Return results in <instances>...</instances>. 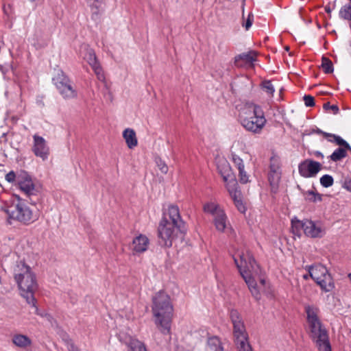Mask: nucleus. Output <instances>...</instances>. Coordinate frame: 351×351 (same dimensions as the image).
<instances>
[{
	"label": "nucleus",
	"mask_w": 351,
	"mask_h": 351,
	"mask_svg": "<svg viewBox=\"0 0 351 351\" xmlns=\"http://www.w3.org/2000/svg\"><path fill=\"white\" fill-rule=\"evenodd\" d=\"M239 264H242L243 269L247 270V272L256 271V268L258 267L255 258L250 252H247L246 256L243 253L240 255V263L239 262Z\"/></svg>",
	"instance_id": "2eb2a0df"
},
{
	"label": "nucleus",
	"mask_w": 351,
	"mask_h": 351,
	"mask_svg": "<svg viewBox=\"0 0 351 351\" xmlns=\"http://www.w3.org/2000/svg\"><path fill=\"white\" fill-rule=\"evenodd\" d=\"M304 104L307 107H313L315 105V99L310 95H305L303 97Z\"/></svg>",
	"instance_id": "79ce46f5"
},
{
	"label": "nucleus",
	"mask_w": 351,
	"mask_h": 351,
	"mask_svg": "<svg viewBox=\"0 0 351 351\" xmlns=\"http://www.w3.org/2000/svg\"><path fill=\"white\" fill-rule=\"evenodd\" d=\"M285 49L287 51H289V46H286V47H285Z\"/></svg>",
	"instance_id": "680f3d73"
},
{
	"label": "nucleus",
	"mask_w": 351,
	"mask_h": 351,
	"mask_svg": "<svg viewBox=\"0 0 351 351\" xmlns=\"http://www.w3.org/2000/svg\"><path fill=\"white\" fill-rule=\"evenodd\" d=\"M85 59L91 66L95 73L99 75L101 71V68L97 62V58L93 49H90L87 50Z\"/></svg>",
	"instance_id": "aec40b11"
},
{
	"label": "nucleus",
	"mask_w": 351,
	"mask_h": 351,
	"mask_svg": "<svg viewBox=\"0 0 351 351\" xmlns=\"http://www.w3.org/2000/svg\"><path fill=\"white\" fill-rule=\"evenodd\" d=\"M25 275L21 278L16 279L20 290V294L25 299L27 304L35 308V313L40 315L38 312L36 300L34 297V293L38 289L36 275L33 272Z\"/></svg>",
	"instance_id": "39448f33"
},
{
	"label": "nucleus",
	"mask_w": 351,
	"mask_h": 351,
	"mask_svg": "<svg viewBox=\"0 0 351 351\" xmlns=\"http://www.w3.org/2000/svg\"><path fill=\"white\" fill-rule=\"evenodd\" d=\"M350 1V6L348 7L347 8L350 10V14H349L350 21H351V0Z\"/></svg>",
	"instance_id": "13d9d810"
},
{
	"label": "nucleus",
	"mask_w": 351,
	"mask_h": 351,
	"mask_svg": "<svg viewBox=\"0 0 351 351\" xmlns=\"http://www.w3.org/2000/svg\"><path fill=\"white\" fill-rule=\"evenodd\" d=\"M256 55L254 51L239 54L234 58V64L237 67H243L246 64L253 65V62L256 60Z\"/></svg>",
	"instance_id": "4468645a"
},
{
	"label": "nucleus",
	"mask_w": 351,
	"mask_h": 351,
	"mask_svg": "<svg viewBox=\"0 0 351 351\" xmlns=\"http://www.w3.org/2000/svg\"><path fill=\"white\" fill-rule=\"evenodd\" d=\"M230 317L232 324L243 322L242 321V319H241V317L239 313L236 309H232L230 311Z\"/></svg>",
	"instance_id": "c9c22d12"
},
{
	"label": "nucleus",
	"mask_w": 351,
	"mask_h": 351,
	"mask_svg": "<svg viewBox=\"0 0 351 351\" xmlns=\"http://www.w3.org/2000/svg\"><path fill=\"white\" fill-rule=\"evenodd\" d=\"M253 15L252 14H249L248 17L245 23H244L243 26L245 27L246 29H248L252 25L253 22Z\"/></svg>",
	"instance_id": "de8ad7c7"
},
{
	"label": "nucleus",
	"mask_w": 351,
	"mask_h": 351,
	"mask_svg": "<svg viewBox=\"0 0 351 351\" xmlns=\"http://www.w3.org/2000/svg\"><path fill=\"white\" fill-rule=\"evenodd\" d=\"M309 324L311 337L315 340L316 345L319 350L324 348L325 344L330 345L328 340V335L325 328H322L321 321L317 323L316 322H308Z\"/></svg>",
	"instance_id": "1a4fd4ad"
},
{
	"label": "nucleus",
	"mask_w": 351,
	"mask_h": 351,
	"mask_svg": "<svg viewBox=\"0 0 351 351\" xmlns=\"http://www.w3.org/2000/svg\"><path fill=\"white\" fill-rule=\"evenodd\" d=\"M280 167L278 160L275 159L274 157H271L269 172L280 171Z\"/></svg>",
	"instance_id": "a19ab883"
},
{
	"label": "nucleus",
	"mask_w": 351,
	"mask_h": 351,
	"mask_svg": "<svg viewBox=\"0 0 351 351\" xmlns=\"http://www.w3.org/2000/svg\"><path fill=\"white\" fill-rule=\"evenodd\" d=\"M203 210L205 213H210L213 215H216L217 213L221 211L218 210V206L213 202H208L204 205Z\"/></svg>",
	"instance_id": "7c9ffc66"
},
{
	"label": "nucleus",
	"mask_w": 351,
	"mask_h": 351,
	"mask_svg": "<svg viewBox=\"0 0 351 351\" xmlns=\"http://www.w3.org/2000/svg\"><path fill=\"white\" fill-rule=\"evenodd\" d=\"M169 220L165 215L158 227V243L162 247L169 248L176 238L184 239L187 232L185 222L182 219L177 206L171 205L168 208Z\"/></svg>",
	"instance_id": "f257e3e1"
},
{
	"label": "nucleus",
	"mask_w": 351,
	"mask_h": 351,
	"mask_svg": "<svg viewBox=\"0 0 351 351\" xmlns=\"http://www.w3.org/2000/svg\"><path fill=\"white\" fill-rule=\"evenodd\" d=\"M3 66L0 64V69L2 70Z\"/></svg>",
	"instance_id": "338daca9"
},
{
	"label": "nucleus",
	"mask_w": 351,
	"mask_h": 351,
	"mask_svg": "<svg viewBox=\"0 0 351 351\" xmlns=\"http://www.w3.org/2000/svg\"><path fill=\"white\" fill-rule=\"evenodd\" d=\"M239 181L242 184H246L248 182V176L243 169L239 170Z\"/></svg>",
	"instance_id": "c03bdc74"
},
{
	"label": "nucleus",
	"mask_w": 351,
	"mask_h": 351,
	"mask_svg": "<svg viewBox=\"0 0 351 351\" xmlns=\"http://www.w3.org/2000/svg\"><path fill=\"white\" fill-rule=\"evenodd\" d=\"M29 273H32L31 267L25 263L21 262L14 269V279L21 278L26 276L25 274H29Z\"/></svg>",
	"instance_id": "393cba45"
},
{
	"label": "nucleus",
	"mask_w": 351,
	"mask_h": 351,
	"mask_svg": "<svg viewBox=\"0 0 351 351\" xmlns=\"http://www.w3.org/2000/svg\"><path fill=\"white\" fill-rule=\"evenodd\" d=\"M314 268H315V265L306 266V269L308 271L310 276H311V272L312 271H314Z\"/></svg>",
	"instance_id": "603ef678"
},
{
	"label": "nucleus",
	"mask_w": 351,
	"mask_h": 351,
	"mask_svg": "<svg viewBox=\"0 0 351 351\" xmlns=\"http://www.w3.org/2000/svg\"><path fill=\"white\" fill-rule=\"evenodd\" d=\"M309 277H310L309 273L308 274H304L303 276V278L305 279V280H308Z\"/></svg>",
	"instance_id": "bf43d9fd"
},
{
	"label": "nucleus",
	"mask_w": 351,
	"mask_h": 351,
	"mask_svg": "<svg viewBox=\"0 0 351 351\" xmlns=\"http://www.w3.org/2000/svg\"><path fill=\"white\" fill-rule=\"evenodd\" d=\"M152 312L157 328L163 335H170L173 306L169 296L165 292L159 291L153 298Z\"/></svg>",
	"instance_id": "f03ea898"
},
{
	"label": "nucleus",
	"mask_w": 351,
	"mask_h": 351,
	"mask_svg": "<svg viewBox=\"0 0 351 351\" xmlns=\"http://www.w3.org/2000/svg\"><path fill=\"white\" fill-rule=\"evenodd\" d=\"M323 108L325 110H328L329 109H331L333 111V113L335 114H337L339 112V108L337 105H330V102H326L324 104Z\"/></svg>",
	"instance_id": "37998d69"
},
{
	"label": "nucleus",
	"mask_w": 351,
	"mask_h": 351,
	"mask_svg": "<svg viewBox=\"0 0 351 351\" xmlns=\"http://www.w3.org/2000/svg\"><path fill=\"white\" fill-rule=\"evenodd\" d=\"M237 84H238V82L234 81V82H232V83L230 84L231 90H232V93H234L236 90H237Z\"/></svg>",
	"instance_id": "3c124183"
},
{
	"label": "nucleus",
	"mask_w": 351,
	"mask_h": 351,
	"mask_svg": "<svg viewBox=\"0 0 351 351\" xmlns=\"http://www.w3.org/2000/svg\"><path fill=\"white\" fill-rule=\"evenodd\" d=\"M346 156L347 153L346 149L343 147H339L335 149L330 156V158L334 162H337L346 158Z\"/></svg>",
	"instance_id": "c85d7f7f"
},
{
	"label": "nucleus",
	"mask_w": 351,
	"mask_h": 351,
	"mask_svg": "<svg viewBox=\"0 0 351 351\" xmlns=\"http://www.w3.org/2000/svg\"><path fill=\"white\" fill-rule=\"evenodd\" d=\"M311 278L325 292L332 291L335 287L331 274L327 268L322 264L315 265L314 271L311 272Z\"/></svg>",
	"instance_id": "0eeeda50"
},
{
	"label": "nucleus",
	"mask_w": 351,
	"mask_h": 351,
	"mask_svg": "<svg viewBox=\"0 0 351 351\" xmlns=\"http://www.w3.org/2000/svg\"><path fill=\"white\" fill-rule=\"evenodd\" d=\"M280 178V171L268 173V181L269 182L270 191L271 193L276 194L278 193Z\"/></svg>",
	"instance_id": "a211bd4d"
},
{
	"label": "nucleus",
	"mask_w": 351,
	"mask_h": 351,
	"mask_svg": "<svg viewBox=\"0 0 351 351\" xmlns=\"http://www.w3.org/2000/svg\"><path fill=\"white\" fill-rule=\"evenodd\" d=\"M12 343L17 347L21 348H26L27 347L31 346L32 340L27 335L16 334L14 335L12 337Z\"/></svg>",
	"instance_id": "4be33fe9"
},
{
	"label": "nucleus",
	"mask_w": 351,
	"mask_h": 351,
	"mask_svg": "<svg viewBox=\"0 0 351 351\" xmlns=\"http://www.w3.org/2000/svg\"><path fill=\"white\" fill-rule=\"evenodd\" d=\"M233 335L235 342L242 340H248V335L243 322L233 324Z\"/></svg>",
	"instance_id": "f3484780"
},
{
	"label": "nucleus",
	"mask_w": 351,
	"mask_h": 351,
	"mask_svg": "<svg viewBox=\"0 0 351 351\" xmlns=\"http://www.w3.org/2000/svg\"><path fill=\"white\" fill-rule=\"evenodd\" d=\"M5 212L9 218L24 223H29L38 219L37 215H34L33 211L28 206L21 203L12 205Z\"/></svg>",
	"instance_id": "6e6552de"
},
{
	"label": "nucleus",
	"mask_w": 351,
	"mask_h": 351,
	"mask_svg": "<svg viewBox=\"0 0 351 351\" xmlns=\"http://www.w3.org/2000/svg\"><path fill=\"white\" fill-rule=\"evenodd\" d=\"M291 229L292 232L298 237L301 236L302 232H304V220L300 221L298 219L291 220Z\"/></svg>",
	"instance_id": "cd10ccee"
},
{
	"label": "nucleus",
	"mask_w": 351,
	"mask_h": 351,
	"mask_svg": "<svg viewBox=\"0 0 351 351\" xmlns=\"http://www.w3.org/2000/svg\"><path fill=\"white\" fill-rule=\"evenodd\" d=\"M123 136L130 149H133L138 144L136 133L133 129L126 128L123 132Z\"/></svg>",
	"instance_id": "412c9836"
},
{
	"label": "nucleus",
	"mask_w": 351,
	"mask_h": 351,
	"mask_svg": "<svg viewBox=\"0 0 351 351\" xmlns=\"http://www.w3.org/2000/svg\"><path fill=\"white\" fill-rule=\"evenodd\" d=\"M207 343L209 351H223L221 343L217 337L208 338Z\"/></svg>",
	"instance_id": "bb28decb"
},
{
	"label": "nucleus",
	"mask_w": 351,
	"mask_h": 351,
	"mask_svg": "<svg viewBox=\"0 0 351 351\" xmlns=\"http://www.w3.org/2000/svg\"><path fill=\"white\" fill-rule=\"evenodd\" d=\"M349 6H350V3L346 4L341 8L339 13L341 19L350 21L349 14H350V10L347 8Z\"/></svg>",
	"instance_id": "e433bc0d"
},
{
	"label": "nucleus",
	"mask_w": 351,
	"mask_h": 351,
	"mask_svg": "<svg viewBox=\"0 0 351 351\" xmlns=\"http://www.w3.org/2000/svg\"><path fill=\"white\" fill-rule=\"evenodd\" d=\"M343 188L351 192V180H346L343 184Z\"/></svg>",
	"instance_id": "09e8293b"
},
{
	"label": "nucleus",
	"mask_w": 351,
	"mask_h": 351,
	"mask_svg": "<svg viewBox=\"0 0 351 351\" xmlns=\"http://www.w3.org/2000/svg\"><path fill=\"white\" fill-rule=\"evenodd\" d=\"M214 223L216 228L221 232H223L226 226V215L223 211H219L215 215Z\"/></svg>",
	"instance_id": "a878e982"
},
{
	"label": "nucleus",
	"mask_w": 351,
	"mask_h": 351,
	"mask_svg": "<svg viewBox=\"0 0 351 351\" xmlns=\"http://www.w3.org/2000/svg\"><path fill=\"white\" fill-rule=\"evenodd\" d=\"M251 108L252 110L244 111L240 114V122L246 130L259 134L266 123V119L261 107L252 104Z\"/></svg>",
	"instance_id": "20e7f679"
},
{
	"label": "nucleus",
	"mask_w": 351,
	"mask_h": 351,
	"mask_svg": "<svg viewBox=\"0 0 351 351\" xmlns=\"http://www.w3.org/2000/svg\"><path fill=\"white\" fill-rule=\"evenodd\" d=\"M263 88L270 95H273L275 89L270 80H265L262 82Z\"/></svg>",
	"instance_id": "58836bf2"
},
{
	"label": "nucleus",
	"mask_w": 351,
	"mask_h": 351,
	"mask_svg": "<svg viewBox=\"0 0 351 351\" xmlns=\"http://www.w3.org/2000/svg\"><path fill=\"white\" fill-rule=\"evenodd\" d=\"M52 82L63 98L73 99L77 97V92L73 86L72 82L62 70L58 71L52 78Z\"/></svg>",
	"instance_id": "423d86ee"
},
{
	"label": "nucleus",
	"mask_w": 351,
	"mask_h": 351,
	"mask_svg": "<svg viewBox=\"0 0 351 351\" xmlns=\"http://www.w3.org/2000/svg\"><path fill=\"white\" fill-rule=\"evenodd\" d=\"M17 183L20 189L28 197L34 194V184L31 177L26 172L23 171L17 175Z\"/></svg>",
	"instance_id": "f8f14e48"
},
{
	"label": "nucleus",
	"mask_w": 351,
	"mask_h": 351,
	"mask_svg": "<svg viewBox=\"0 0 351 351\" xmlns=\"http://www.w3.org/2000/svg\"><path fill=\"white\" fill-rule=\"evenodd\" d=\"M234 261L235 263V265H237V267L238 268L239 273L242 278L244 279L245 283L247 285L248 288L250 289V287H254L256 286V283L254 279V278L251 275V272H247V270L243 269V265L242 264H239V261L234 258Z\"/></svg>",
	"instance_id": "6ab92c4d"
},
{
	"label": "nucleus",
	"mask_w": 351,
	"mask_h": 351,
	"mask_svg": "<svg viewBox=\"0 0 351 351\" xmlns=\"http://www.w3.org/2000/svg\"><path fill=\"white\" fill-rule=\"evenodd\" d=\"M314 155H315L316 157H320V158H324V155H323V154H322L321 152H319V151H316V152H314Z\"/></svg>",
	"instance_id": "6e6d98bb"
},
{
	"label": "nucleus",
	"mask_w": 351,
	"mask_h": 351,
	"mask_svg": "<svg viewBox=\"0 0 351 351\" xmlns=\"http://www.w3.org/2000/svg\"><path fill=\"white\" fill-rule=\"evenodd\" d=\"M304 311L306 313V320L308 322H316L318 323L319 319L318 317L319 308L315 306L305 305Z\"/></svg>",
	"instance_id": "5701e85b"
},
{
	"label": "nucleus",
	"mask_w": 351,
	"mask_h": 351,
	"mask_svg": "<svg viewBox=\"0 0 351 351\" xmlns=\"http://www.w3.org/2000/svg\"><path fill=\"white\" fill-rule=\"evenodd\" d=\"M33 139L32 152L36 156L42 158L43 160H47L49 155V148L46 141L43 137L37 134L33 136Z\"/></svg>",
	"instance_id": "9b49d317"
},
{
	"label": "nucleus",
	"mask_w": 351,
	"mask_h": 351,
	"mask_svg": "<svg viewBox=\"0 0 351 351\" xmlns=\"http://www.w3.org/2000/svg\"><path fill=\"white\" fill-rule=\"evenodd\" d=\"M219 174L226 183V189L232 197L235 206L241 213H245L247 208L242 200V194L234 173L228 163L218 167Z\"/></svg>",
	"instance_id": "7ed1b4c3"
},
{
	"label": "nucleus",
	"mask_w": 351,
	"mask_h": 351,
	"mask_svg": "<svg viewBox=\"0 0 351 351\" xmlns=\"http://www.w3.org/2000/svg\"><path fill=\"white\" fill-rule=\"evenodd\" d=\"M313 133L322 135L323 133H324V131H322L319 128L312 129V130L309 133H308V134H313Z\"/></svg>",
	"instance_id": "8fccbe9b"
},
{
	"label": "nucleus",
	"mask_w": 351,
	"mask_h": 351,
	"mask_svg": "<svg viewBox=\"0 0 351 351\" xmlns=\"http://www.w3.org/2000/svg\"><path fill=\"white\" fill-rule=\"evenodd\" d=\"M322 165L312 159H305L298 165V171L303 178H313L321 171Z\"/></svg>",
	"instance_id": "9d476101"
},
{
	"label": "nucleus",
	"mask_w": 351,
	"mask_h": 351,
	"mask_svg": "<svg viewBox=\"0 0 351 351\" xmlns=\"http://www.w3.org/2000/svg\"><path fill=\"white\" fill-rule=\"evenodd\" d=\"M305 194L308 195V197H306V199L309 202H317L322 201V195L317 192H315L313 191H308L305 192Z\"/></svg>",
	"instance_id": "2f4dec72"
},
{
	"label": "nucleus",
	"mask_w": 351,
	"mask_h": 351,
	"mask_svg": "<svg viewBox=\"0 0 351 351\" xmlns=\"http://www.w3.org/2000/svg\"><path fill=\"white\" fill-rule=\"evenodd\" d=\"M155 162L157 165V167L159 168L160 171L162 173H167L168 172L169 168L168 166L166 165L165 162L162 160V158L159 156H157L155 158Z\"/></svg>",
	"instance_id": "72a5a7b5"
},
{
	"label": "nucleus",
	"mask_w": 351,
	"mask_h": 351,
	"mask_svg": "<svg viewBox=\"0 0 351 351\" xmlns=\"http://www.w3.org/2000/svg\"><path fill=\"white\" fill-rule=\"evenodd\" d=\"M348 277L351 280V273L348 274Z\"/></svg>",
	"instance_id": "0e129e2a"
},
{
	"label": "nucleus",
	"mask_w": 351,
	"mask_h": 351,
	"mask_svg": "<svg viewBox=\"0 0 351 351\" xmlns=\"http://www.w3.org/2000/svg\"><path fill=\"white\" fill-rule=\"evenodd\" d=\"M333 141L331 139H328V141H334L337 145L343 147V148H350V144L346 141L343 139L341 136L335 134V136H333Z\"/></svg>",
	"instance_id": "4c0bfd02"
},
{
	"label": "nucleus",
	"mask_w": 351,
	"mask_h": 351,
	"mask_svg": "<svg viewBox=\"0 0 351 351\" xmlns=\"http://www.w3.org/2000/svg\"><path fill=\"white\" fill-rule=\"evenodd\" d=\"M346 150H348L351 152V146L350 145V148H345Z\"/></svg>",
	"instance_id": "e2e57ef3"
},
{
	"label": "nucleus",
	"mask_w": 351,
	"mask_h": 351,
	"mask_svg": "<svg viewBox=\"0 0 351 351\" xmlns=\"http://www.w3.org/2000/svg\"><path fill=\"white\" fill-rule=\"evenodd\" d=\"M334 179L332 176L325 174L320 178V184L323 187L328 188L332 186Z\"/></svg>",
	"instance_id": "473e14b6"
},
{
	"label": "nucleus",
	"mask_w": 351,
	"mask_h": 351,
	"mask_svg": "<svg viewBox=\"0 0 351 351\" xmlns=\"http://www.w3.org/2000/svg\"><path fill=\"white\" fill-rule=\"evenodd\" d=\"M322 136L326 138H328V140L329 139L328 138H333V136H335V134H331V133H328V132H324Z\"/></svg>",
	"instance_id": "864d4df0"
},
{
	"label": "nucleus",
	"mask_w": 351,
	"mask_h": 351,
	"mask_svg": "<svg viewBox=\"0 0 351 351\" xmlns=\"http://www.w3.org/2000/svg\"><path fill=\"white\" fill-rule=\"evenodd\" d=\"M322 68L326 74L332 73L334 71L332 61L325 56H322Z\"/></svg>",
	"instance_id": "c756f323"
},
{
	"label": "nucleus",
	"mask_w": 351,
	"mask_h": 351,
	"mask_svg": "<svg viewBox=\"0 0 351 351\" xmlns=\"http://www.w3.org/2000/svg\"><path fill=\"white\" fill-rule=\"evenodd\" d=\"M149 239L144 234H139L132 241L133 251L136 253H143L147 250Z\"/></svg>",
	"instance_id": "dca6fc26"
},
{
	"label": "nucleus",
	"mask_w": 351,
	"mask_h": 351,
	"mask_svg": "<svg viewBox=\"0 0 351 351\" xmlns=\"http://www.w3.org/2000/svg\"><path fill=\"white\" fill-rule=\"evenodd\" d=\"M16 179L17 180V176L13 171H10L5 176V180L8 182H13Z\"/></svg>",
	"instance_id": "49530a36"
},
{
	"label": "nucleus",
	"mask_w": 351,
	"mask_h": 351,
	"mask_svg": "<svg viewBox=\"0 0 351 351\" xmlns=\"http://www.w3.org/2000/svg\"><path fill=\"white\" fill-rule=\"evenodd\" d=\"M29 1H31V2H33V1H34L35 0H29Z\"/></svg>",
	"instance_id": "774afa93"
},
{
	"label": "nucleus",
	"mask_w": 351,
	"mask_h": 351,
	"mask_svg": "<svg viewBox=\"0 0 351 351\" xmlns=\"http://www.w3.org/2000/svg\"><path fill=\"white\" fill-rule=\"evenodd\" d=\"M323 232L321 226H317L313 221L304 219V233L306 236L311 238L322 237Z\"/></svg>",
	"instance_id": "ddd939ff"
},
{
	"label": "nucleus",
	"mask_w": 351,
	"mask_h": 351,
	"mask_svg": "<svg viewBox=\"0 0 351 351\" xmlns=\"http://www.w3.org/2000/svg\"><path fill=\"white\" fill-rule=\"evenodd\" d=\"M127 346L128 351H147L144 343L134 338L130 339Z\"/></svg>",
	"instance_id": "b1692460"
},
{
	"label": "nucleus",
	"mask_w": 351,
	"mask_h": 351,
	"mask_svg": "<svg viewBox=\"0 0 351 351\" xmlns=\"http://www.w3.org/2000/svg\"><path fill=\"white\" fill-rule=\"evenodd\" d=\"M197 1H201L202 3H203L204 1V0H196Z\"/></svg>",
	"instance_id": "69168bd1"
},
{
	"label": "nucleus",
	"mask_w": 351,
	"mask_h": 351,
	"mask_svg": "<svg viewBox=\"0 0 351 351\" xmlns=\"http://www.w3.org/2000/svg\"><path fill=\"white\" fill-rule=\"evenodd\" d=\"M260 282L262 285H265V280L264 279H261Z\"/></svg>",
	"instance_id": "052dcab7"
},
{
	"label": "nucleus",
	"mask_w": 351,
	"mask_h": 351,
	"mask_svg": "<svg viewBox=\"0 0 351 351\" xmlns=\"http://www.w3.org/2000/svg\"><path fill=\"white\" fill-rule=\"evenodd\" d=\"M324 348L322 350H320L319 351H331V346L330 345H328V343L325 344Z\"/></svg>",
	"instance_id": "5fc2aeb1"
},
{
	"label": "nucleus",
	"mask_w": 351,
	"mask_h": 351,
	"mask_svg": "<svg viewBox=\"0 0 351 351\" xmlns=\"http://www.w3.org/2000/svg\"><path fill=\"white\" fill-rule=\"evenodd\" d=\"M232 159L234 164L237 166L238 170L244 168L243 160L237 154H232Z\"/></svg>",
	"instance_id": "ea45409f"
},
{
	"label": "nucleus",
	"mask_w": 351,
	"mask_h": 351,
	"mask_svg": "<svg viewBox=\"0 0 351 351\" xmlns=\"http://www.w3.org/2000/svg\"><path fill=\"white\" fill-rule=\"evenodd\" d=\"M250 289L252 296L255 298V300L258 301L261 299V293L257 289V286H255L254 287H250V289Z\"/></svg>",
	"instance_id": "a18cd8bd"
},
{
	"label": "nucleus",
	"mask_w": 351,
	"mask_h": 351,
	"mask_svg": "<svg viewBox=\"0 0 351 351\" xmlns=\"http://www.w3.org/2000/svg\"><path fill=\"white\" fill-rule=\"evenodd\" d=\"M239 348V351H252V348L251 345L250 344L248 340H242L237 342H235Z\"/></svg>",
	"instance_id": "f704fd0d"
},
{
	"label": "nucleus",
	"mask_w": 351,
	"mask_h": 351,
	"mask_svg": "<svg viewBox=\"0 0 351 351\" xmlns=\"http://www.w3.org/2000/svg\"><path fill=\"white\" fill-rule=\"evenodd\" d=\"M324 10H325L326 13H328V14H330L331 13L332 10H331L330 7L328 5L325 6Z\"/></svg>",
	"instance_id": "4d7b16f0"
}]
</instances>
